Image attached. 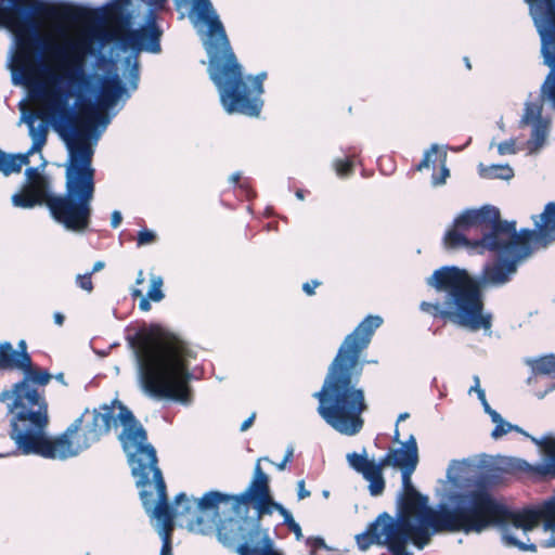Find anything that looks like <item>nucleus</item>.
Listing matches in <instances>:
<instances>
[{
	"mask_svg": "<svg viewBox=\"0 0 555 555\" xmlns=\"http://www.w3.org/2000/svg\"><path fill=\"white\" fill-rule=\"evenodd\" d=\"M470 463L467 460H453L447 470L448 480L459 491L448 495L450 506L439 504L433 508L428 498L420 493L412 483L415 469L401 470L403 493L399 496L396 517L384 512L369 524L365 531L357 534L361 551L371 545L387 546L391 555H413L406 545L411 542L417 550L427 546L435 534L441 532L481 533L494 526L501 532L502 542L519 551L535 552L534 543H526L517 535L527 537L540 522L544 531L555 530V494L542 503L509 511L491 496L487 489L486 476L480 473L468 477Z\"/></svg>",
	"mask_w": 555,
	"mask_h": 555,
	"instance_id": "obj_1",
	"label": "nucleus"
},
{
	"mask_svg": "<svg viewBox=\"0 0 555 555\" xmlns=\"http://www.w3.org/2000/svg\"><path fill=\"white\" fill-rule=\"evenodd\" d=\"M532 219L533 230H496L475 243V246H480V253L487 250L496 257L483 266L478 276L474 278L455 266L435 270L426 283L437 293H443L442 300L422 301L421 311L472 332L483 330L490 334L493 315L485 310L482 288L508 284L534 249L545 248L555 242V203H547L543 212Z\"/></svg>",
	"mask_w": 555,
	"mask_h": 555,
	"instance_id": "obj_2",
	"label": "nucleus"
},
{
	"mask_svg": "<svg viewBox=\"0 0 555 555\" xmlns=\"http://www.w3.org/2000/svg\"><path fill=\"white\" fill-rule=\"evenodd\" d=\"M132 0H112L96 11V17L101 22L111 24V29L102 27L94 28L92 36L102 43L115 42L122 51L130 50L129 55L122 63V75L126 83H122L118 74L116 62L101 55L98 61L104 66V74L93 79V93L90 102L80 105L92 104L93 111L85 129H77L85 135L93 147L106 127L111 122L112 116L103 111L113 109L119 102L121 106L131 96V92L138 89L140 80L139 53L146 51L150 53H159L162 29L157 25V14L149 11L144 14L145 24L139 29H130L133 20L141 15V11L133 9Z\"/></svg>",
	"mask_w": 555,
	"mask_h": 555,
	"instance_id": "obj_3",
	"label": "nucleus"
},
{
	"mask_svg": "<svg viewBox=\"0 0 555 555\" xmlns=\"http://www.w3.org/2000/svg\"><path fill=\"white\" fill-rule=\"evenodd\" d=\"M41 46L31 48V56L25 68L10 64L8 52L7 67L11 72L14 86L27 88L31 99L38 100L43 113L55 130L76 127V98L81 103L90 102L93 93V79L96 74L85 68L86 47L79 40L66 38L63 42L48 39Z\"/></svg>",
	"mask_w": 555,
	"mask_h": 555,
	"instance_id": "obj_4",
	"label": "nucleus"
},
{
	"mask_svg": "<svg viewBox=\"0 0 555 555\" xmlns=\"http://www.w3.org/2000/svg\"><path fill=\"white\" fill-rule=\"evenodd\" d=\"M382 323L379 315H367L345 337L321 389L313 395L319 401V415L341 435L354 436L364 426L362 414L369 406L364 389L359 386L363 372L360 357Z\"/></svg>",
	"mask_w": 555,
	"mask_h": 555,
	"instance_id": "obj_5",
	"label": "nucleus"
},
{
	"mask_svg": "<svg viewBox=\"0 0 555 555\" xmlns=\"http://www.w3.org/2000/svg\"><path fill=\"white\" fill-rule=\"evenodd\" d=\"M189 17L198 31H204L203 44L209 60L208 73L216 86L220 103L228 114L258 116L267 73L256 76L243 75L225 34L224 27L210 0H201L192 5Z\"/></svg>",
	"mask_w": 555,
	"mask_h": 555,
	"instance_id": "obj_6",
	"label": "nucleus"
},
{
	"mask_svg": "<svg viewBox=\"0 0 555 555\" xmlns=\"http://www.w3.org/2000/svg\"><path fill=\"white\" fill-rule=\"evenodd\" d=\"M120 420L125 425L120 437L121 446L135 478V485L140 488L142 505L144 506V502H149L152 507H157L162 503L164 493V505L168 508L171 517V530H173L175 518H184L189 531L203 535L212 533L215 518L203 517L199 514L197 499L189 498L181 492L176 495L171 506L168 504L166 483L162 470L157 466L156 450L147 442L146 430L131 411L125 409L120 414Z\"/></svg>",
	"mask_w": 555,
	"mask_h": 555,
	"instance_id": "obj_7",
	"label": "nucleus"
},
{
	"mask_svg": "<svg viewBox=\"0 0 555 555\" xmlns=\"http://www.w3.org/2000/svg\"><path fill=\"white\" fill-rule=\"evenodd\" d=\"M137 361L138 382L153 399H167L189 405L192 402L189 382L191 351L180 340L160 341L152 335L129 339Z\"/></svg>",
	"mask_w": 555,
	"mask_h": 555,
	"instance_id": "obj_8",
	"label": "nucleus"
},
{
	"mask_svg": "<svg viewBox=\"0 0 555 555\" xmlns=\"http://www.w3.org/2000/svg\"><path fill=\"white\" fill-rule=\"evenodd\" d=\"M66 141L65 192L49 197L52 219L66 231L83 233L90 225L95 192L94 149L77 128L56 130Z\"/></svg>",
	"mask_w": 555,
	"mask_h": 555,
	"instance_id": "obj_9",
	"label": "nucleus"
},
{
	"mask_svg": "<svg viewBox=\"0 0 555 555\" xmlns=\"http://www.w3.org/2000/svg\"><path fill=\"white\" fill-rule=\"evenodd\" d=\"M119 411L115 414V408L104 404L100 409H86L83 413L76 418L67 429L55 439H50L46 435V427L34 429L17 446V450L23 454H36L46 459L67 460L77 456L82 451L89 449L98 442L102 436L107 434L112 425L120 424L122 430L125 425L120 420L121 412L127 406L119 404ZM121 442V439H119Z\"/></svg>",
	"mask_w": 555,
	"mask_h": 555,
	"instance_id": "obj_10",
	"label": "nucleus"
},
{
	"mask_svg": "<svg viewBox=\"0 0 555 555\" xmlns=\"http://www.w3.org/2000/svg\"><path fill=\"white\" fill-rule=\"evenodd\" d=\"M20 371L23 379L0 392V402L10 417V437L16 446L34 429L48 425V404L36 385L46 386L51 379L48 371L34 370L31 363Z\"/></svg>",
	"mask_w": 555,
	"mask_h": 555,
	"instance_id": "obj_11",
	"label": "nucleus"
},
{
	"mask_svg": "<svg viewBox=\"0 0 555 555\" xmlns=\"http://www.w3.org/2000/svg\"><path fill=\"white\" fill-rule=\"evenodd\" d=\"M7 10L22 16L7 21V27L13 34L10 64H15V68L21 66V70L30 61L31 48L47 42L36 16L49 14L50 8L43 0H7Z\"/></svg>",
	"mask_w": 555,
	"mask_h": 555,
	"instance_id": "obj_12",
	"label": "nucleus"
},
{
	"mask_svg": "<svg viewBox=\"0 0 555 555\" xmlns=\"http://www.w3.org/2000/svg\"><path fill=\"white\" fill-rule=\"evenodd\" d=\"M217 538L238 555H283L271 538L261 534L259 524L248 517H230L217 526Z\"/></svg>",
	"mask_w": 555,
	"mask_h": 555,
	"instance_id": "obj_13",
	"label": "nucleus"
},
{
	"mask_svg": "<svg viewBox=\"0 0 555 555\" xmlns=\"http://www.w3.org/2000/svg\"><path fill=\"white\" fill-rule=\"evenodd\" d=\"M268 491V475L262 470L259 462L254 469L253 479L247 489L237 494L231 495L219 491H208L201 499L197 500L199 514L203 517H211L208 512L218 514V508L221 504L230 505L234 513H240L242 505L254 503L257 511L266 512L264 503Z\"/></svg>",
	"mask_w": 555,
	"mask_h": 555,
	"instance_id": "obj_14",
	"label": "nucleus"
},
{
	"mask_svg": "<svg viewBox=\"0 0 555 555\" xmlns=\"http://www.w3.org/2000/svg\"><path fill=\"white\" fill-rule=\"evenodd\" d=\"M453 227L461 231L478 227L481 230V237L498 231H511L516 228V221L501 220L500 210L491 205H485L479 209H467L459 215Z\"/></svg>",
	"mask_w": 555,
	"mask_h": 555,
	"instance_id": "obj_15",
	"label": "nucleus"
},
{
	"mask_svg": "<svg viewBox=\"0 0 555 555\" xmlns=\"http://www.w3.org/2000/svg\"><path fill=\"white\" fill-rule=\"evenodd\" d=\"M540 40H555V0H525Z\"/></svg>",
	"mask_w": 555,
	"mask_h": 555,
	"instance_id": "obj_16",
	"label": "nucleus"
},
{
	"mask_svg": "<svg viewBox=\"0 0 555 555\" xmlns=\"http://www.w3.org/2000/svg\"><path fill=\"white\" fill-rule=\"evenodd\" d=\"M542 104L540 102L527 101L524 114L519 120V127L531 126L532 132L529 144L533 149H540L545 143L550 120L542 116Z\"/></svg>",
	"mask_w": 555,
	"mask_h": 555,
	"instance_id": "obj_17",
	"label": "nucleus"
},
{
	"mask_svg": "<svg viewBox=\"0 0 555 555\" xmlns=\"http://www.w3.org/2000/svg\"><path fill=\"white\" fill-rule=\"evenodd\" d=\"M165 494L163 493V496ZM144 509L151 518L158 521L157 531L163 541L159 555H171V517L169 515L168 508L164 505V499L162 500L160 505L157 507H152L149 502H144Z\"/></svg>",
	"mask_w": 555,
	"mask_h": 555,
	"instance_id": "obj_18",
	"label": "nucleus"
},
{
	"mask_svg": "<svg viewBox=\"0 0 555 555\" xmlns=\"http://www.w3.org/2000/svg\"><path fill=\"white\" fill-rule=\"evenodd\" d=\"M22 120L28 127V134L31 138V146L23 155L29 156L36 152H40L47 142L48 137V124L46 121H38V115L34 112L24 113Z\"/></svg>",
	"mask_w": 555,
	"mask_h": 555,
	"instance_id": "obj_19",
	"label": "nucleus"
},
{
	"mask_svg": "<svg viewBox=\"0 0 555 555\" xmlns=\"http://www.w3.org/2000/svg\"><path fill=\"white\" fill-rule=\"evenodd\" d=\"M532 440L542 452V462L535 465L532 470L540 476L555 477V436L545 435L542 439L532 438Z\"/></svg>",
	"mask_w": 555,
	"mask_h": 555,
	"instance_id": "obj_20",
	"label": "nucleus"
},
{
	"mask_svg": "<svg viewBox=\"0 0 555 555\" xmlns=\"http://www.w3.org/2000/svg\"><path fill=\"white\" fill-rule=\"evenodd\" d=\"M391 452L393 454V467H399L401 470L416 469L418 449L413 435L400 448L392 449Z\"/></svg>",
	"mask_w": 555,
	"mask_h": 555,
	"instance_id": "obj_21",
	"label": "nucleus"
},
{
	"mask_svg": "<svg viewBox=\"0 0 555 555\" xmlns=\"http://www.w3.org/2000/svg\"><path fill=\"white\" fill-rule=\"evenodd\" d=\"M30 364L29 353L15 352L13 346L9 341L0 344V369L7 371H20L27 369Z\"/></svg>",
	"mask_w": 555,
	"mask_h": 555,
	"instance_id": "obj_22",
	"label": "nucleus"
},
{
	"mask_svg": "<svg viewBox=\"0 0 555 555\" xmlns=\"http://www.w3.org/2000/svg\"><path fill=\"white\" fill-rule=\"evenodd\" d=\"M477 241H469L463 231L454 227L449 229L443 236V245L447 249L466 248L480 253V246H475Z\"/></svg>",
	"mask_w": 555,
	"mask_h": 555,
	"instance_id": "obj_23",
	"label": "nucleus"
},
{
	"mask_svg": "<svg viewBox=\"0 0 555 555\" xmlns=\"http://www.w3.org/2000/svg\"><path fill=\"white\" fill-rule=\"evenodd\" d=\"M362 477L369 481V492L372 496H378L384 492L385 479L383 472L375 466V461L362 472Z\"/></svg>",
	"mask_w": 555,
	"mask_h": 555,
	"instance_id": "obj_24",
	"label": "nucleus"
},
{
	"mask_svg": "<svg viewBox=\"0 0 555 555\" xmlns=\"http://www.w3.org/2000/svg\"><path fill=\"white\" fill-rule=\"evenodd\" d=\"M28 163L29 159L27 158V155L8 154L0 149V172L4 176L20 172L22 167Z\"/></svg>",
	"mask_w": 555,
	"mask_h": 555,
	"instance_id": "obj_25",
	"label": "nucleus"
},
{
	"mask_svg": "<svg viewBox=\"0 0 555 555\" xmlns=\"http://www.w3.org/2000/svg\"><path fill=\"white\" fill-rule=\"evenodd\" d=\"M525 363L534 374L555 376V354L550 353L538 358H527Z\"/></svg>",
	"mask_w": 555,
	"mask_h": 555,
	"instance_id": "obj_26",
	"label": "nucleus"
},
{
	"mask_svg": "<svg viewBox=\"0 0 555 555\" xmlns=\"http://www.w3.org/2000/svg\"><path fill=\"white\" fill-rule=\"evenodd\" d=\"M479 175L485 179L509 180L514 177V171L508 165H479Z\"/></svg>",
	"mask_w": 555,
	"mask_h": 555,
	"instance_id": "obj_27",
	"label": "nucleus"
},
{
	"mask_svg": "<svg viewBox=\"0 0 555 555\" xmlns=\"http://www.w3.org/2000/svg\"><path fill=\"white\" fill-rule=\"evenodd\" d=\"M25 190L34 197L38 198L40 205L44 204L46 206L48 198L56 195L50 192V184L46 178L37 179V181L26 184Z\"/></svg>",
	"mask_w": 555,
	"mask_h": 555,
	"instance_id": "obj_28",
	"label": "nucleus"
},
{
	"mask_svg": "<svg viewBox=\"0 0 555 555\" xmlns=\"http://www.w3.org/2000/svg\"><path fill=\"white\" fill-rule=\"evenodd\" d=\"M347 463L350 468H352L358 474H362V472L367 468V466L373 463V460L367 459V452L365 449L362 450L361 453L350 452L346 455Z\"/></svg>",
	"mask_w": 555,
	"mask_h": 555,
	"instance_id": "obj_29",
	"label": "nucleus"
},
{
	"mask_svg": "<svg viewBox=\"0 0 555 555\" xmlns=\"http://www.w3.org/2000/svg\"><path fill=\"white\" fill-rule=\"evenodd\" d=\"M266 499H267L266 503H264L266 512L257 511L259 515L271 514L272 511L275 509V511H278L283 516L285 525L289 520H292L294 518L288 509H286L282 504L276 503V502H274L271 499V496H270V489L269 488H268V491H267V498Z\"/></svg>",
	"mask_w": 555,
	"mask_h": 555,
	"instance_id": "obj_30",
	"label": "nucleus"
},
{
	"mask_svg": "<svg viewBox=\"0 0 555 555\" xmlns=\"http://www.w3.org/2000/svg\"><path fill=\"white\" fill-rule=\"evenodd\" d=\"M266 499H267L266 503H264L266 512L257 511L259 515L271 514L272 511L275 509V511H278L283 516L285 525L289 520H292L294 518L288 509H286L282 504L276 503V502H274L271 499V496H270V489L269 488H268V491H267V498Z\"/></svg>",
	"mask_w": 555,
	"mask_h": 555,
	"instance_id": "obj_31",
	"label": "nucleus"
},
{
	"mask_svg": "<svg viewBox=\"0 0 555 555\" xmlns=\"http://www.w3.org/2000/svg\"><path fill=\"white\" fill-rule=\"evenodd\" d=\"M12 204L15 207L20 208H33L37 205H40L38 202V198L34 197L30 193H28L26 190L22 193H16L12 196Z\"/></svg>",
	"mask_w": 555,
	"mask_h": 555,
	"instance_id": "obj_32",
	"label": "nucleus"
},
{
	"mask_svg": "<svg viewBox=\"0 0 555 555\" xmlns=\"http://www.w3.org/2000/svg\"><path fill=\"white\" fill-rule=\"evenodd\" d=\"M162 287H163V278L159 275H152L151 287H150L146 296L152 301H155V302L162 301L165 297Z\"/></svg>",
	"mask_w": 555,
	"mask_h": 555,
	"instance_id": "obj_33",
	"label": "nucleus"
},
{
	"mask_svg": "<svg viewBox=\"0 0 555 555\" xmlns=\"http://www.w3.org/2000/svg\"><path fill=\"white\" fill-rule=\"evenodd\" d=\"M440 158H441L440 173L439 175L434 173L431 177V183H433V185H436V186L444 184L447 178L450 175V171L446 165V160H447V152L446 151H442L440 153Z\"/></svg>",
	"mask_w": 555,
	"mask_h": 555,
	"instance_id": "obj_34",
	"label": "nucleus"
},
{
	"mask_svg": "<svg viewBox=\"0 0 555 555\" xmlns=\"http://www.w3.org/2000/svg\"><path fill=\"white\" fill-rule=\"evenodd\" d=\"M439 152V145L438 144H431V146L425 151L423 159L421 163L416 166V169L418 171H422L425 168H429L430 164L435 162L433 158L436 157Z\"/></svg>",
	"mask_w": 555,
	"mask_h": 555,
	"instance_id": "obj_35",
	"label": "nucleus"
},
{
	"mask_svg": "<svg viewBox=\"0 0 555 555\" xmlns=\"http://www.w3.org/2000/svg\"><path fill=\"white\" fill-rule=\"evenodd\" d=\"M352 162L350 159H336L334 162V168L340 178L348 177L352 171Z\"/></svg>",
	"mask_w": 555,
	"mask_h": 555,
	"instance_id": "obj_36",
	"label": "nucleus"
},
{
	"mask_svg": "<svg viewBox=\"0 0 555 555\" xmlns=\"http://www.w3.org/2000/svg\"><path fill=\"white\" fill-rule=\"evenodd\" d=\"M513 424L502 418L501 421L495 423V427L491 433V437L493 439H499L507 433L512 431Z\"/></svg>",
	"mask_w": 555,
	"mask_h": 555,
	"instance_id": "obj_37",
	"label": "nucleus"
},
{
	"mask_svg": "<svg viewBox=\"0 0 555 555\" xmlns=\"http://www.w3.org/2000/svg\"><path fill=\"white\" fill-rule=\"evenodd\" d=\"M155 238L156 235L153 231L144 229L138 232L137 244L138 246H144L153 243Z\"/></svg>",
	"mask_w": 555,
	"mask_h": 555,
	"instance_id": "obj_38",
	"label": "nucleus"
},
{
	"mask_svg": "<svg viewBox=\"0 0 555 555\" xmlns=\"http://www.w3.org/2000/svg\"><path fill=\"white\" fill-rule=\"evenodd\" d=\"M92 272L86 274H78L76 276V284L83 291L91 292L93 289V284L91 280Z\"/></svg>",
	"mask_w": 555,
	"mask_h": 555,
	"instance_id": "obj_39",
	"label": "nucleus"
},
{
	"mask_svg": "<svg viewBox=\"0 0 555 555\" xmlns=\"http://www.w3.org/2000/svg\"><path fill=\"white\" fill-rule=\"evenodd\" d=\"M241 180V172L236 171L230 176V182L233 184H238V188L245 193V196L247 198H250L253 196V191L249 189V185L246 181L240 183Z\"/></svg>",
	"mask_w": 555,
	"mask_h": 555,
	"instance_id": "obj_40",
	"label": "nucleus"
},
{
	"mask_svg": "<svg viewBox=\"0 0 555 555\" xmlns=\"http://www.w3.org/2000/svg\"><path fill=\"white\" fill-rule=\"evenodd\" d=\"M498 153L500 155H512L516 153V144L514 139L501 142L498 145Z\"/></svg>",
	"mask_w": 555,
	"mask_h": 555,
	"instance_id": "obj_41",
	"label": "nucleus"
},
{
	"mask_svg": "<svg viewBox=\"0 0 555 555\" xmlns=\"http://www.w3.org/2000/svg\"><path fill=\"white\" fill-rule=\"evenodd\" d=\"M131 296L133 298H141L140 302H139L140 310H142V311L151 310V302H150L151 299L147 296L144 297L143 293L140 288H133L131 291Z\"/></svg>",
	"mask_w": 555,
	"mask_h": 555,
	"instance_id": "obj_42",
	"label": "nucleus"
},
{
	"mask_svg": "<svg viewBox=\"0 0 555 555\" xmlns=\"http://www.w3.org/2000/svg\"><path fill=\"white\" fill-rule=\"evenodd\" d=\"M468 392H476L480 401H485L487 399L485 390L480 387V380L477 375L474 376V385L469 388Z\"/></svg>",
	"mask_w": 555,
	"mask_h": 555,
	"instance_id": "obj_43",
	"label": "nucleus"
},
{
	"mask_svg": "<svg viewBox=\"0 0 555 555\" xmlns=\"http://www.w3.org/2000/svg\"><path fill=\"white\" fill-rule=\"evenodd\" d=\"M388 465L393 466V454H392L391 450L388 451L384 456H382L377 463L375 462V466H378L379 470H382V472H383V468Z\"/></svg>",
	"mask_w": 555,
	"mask_h": 555,
	"instance_id": "obj_44",
	"label": "nucleus"
},
{
	"mask_svg": "<svg viewBox=\"0 0 555 555\" xmlns=\"http://www.w3.org/2000/svg\"><path fill=\"white\" fill-rule=\"evenodd\" d=\"M25 177L27 180V184L31 183L33 181H37V179H42L43 177L39 173V170L37 167H28L25 170Z\"/></svg>",
	"mask_w": 555,
	"mask_h": 555,
	"instance_id": "obj_45",
	"label": "nucleus"
},
{
	"mask_svg": "<svg viewBox=\"0 0 555 555\" xmlns=\"http://www.w3.org/2000/svg\"><path fill=\"white\" fill-rule=\"evenodd\" d=\"M310 491L306 489L305 480L301 479L297 482V498L304 500L310 496Z\"/></svg>",
	"mask_w": 555,
	"mask_h": 555,
	"instance_id": "obj_46",
	"label": "nucleus"
},
{
	"mask_svg": "<svg viewBox=\"0 0 555 555\" xmlns=\"http://www.w3.org/2000/svg\"><path fill=\"white\" fill-rule=\"evenodd\" d=\"M286 526L288 527V529L295 533L296 535V539L297 540H300L302 538V532H301V528L299 526L298 522L295 521V519L293 518L292 520H289Z\"/></svg>",
	"mask_w": 555,
	"mask_h": 555,
	"instance_id": "obj_47",
	"label": "nucleus"
},
{
	"mask_svg": "<svg viewBox=\"0 0 555 555\" xmlns=\"http://www.w3.org/2000/svg\"><path fill=\"white\" fill-rule=\"evenodd\" d=\"M319 285H320V282H319V281H317V280H312L311 282H306V283H304V285H302V291H304L307 295L311 296V295H313V294H314V291H315V288H317Z\"/></svg>",
	"mask_w": 555,
	"mask_h": 555,
	"instance_id": "obj_48",
	"label": "nucleus"
},
{
	"mask_svg": "<svg viewBox=\"0 0 555 555\" xmlns=\"http://www.w3.org/2000/svg\"><path fill=\"white\" fill-rule=\"evenodd\" d=\"M122 221V216L119 210H114L111 216V225L112 228L116 229L120 225Z\"/></svg>",
	"mask_w": 555,
	"mask_h": 555,
	"instance_id": "obj_49",
	"label": "nucleus"
},
{
	"mask_svg": "<svg viewBox=\"0 0 555 555\" xmlns=\"http://www.w3.org/2000/svg\"><path fill=\"white\" fill-rule=\"evenodd\" d=\"M308 543L312 547L311 555H314V553H315V551L318 548L325 547L324 540L321 539V538H315V539H312V540H308Z\"/></svg>",
	"mask_w": 555,
	"mask_h": 555,
	"instance_id": "obj_50",
	"label": "nucleus"
},
{
	"mask_svg": "<svg viewBox=\"0 0 555 555\" xmlns=\"http://www.w3.org/2000/svg\"><path fill=\"white\" fill-rule=\"evenodd\" d=\"M256 414L253 413L247 420H245L241 425V431L247 430L254 423Z\"/></svg>",
	"mask_w": 555,
	"mask_h": 555,
	"instance_id": "obj_51",
	"label": "nucleus"
},
{
	"mask_svg": "<svg viewBox=\"0 0 555 555\" xmlns=\"http://www.w3.org/2000/svg\"><path fill=\"white\" fill-rule=\"evenodd\" d=\"M293 455H294V448L292 446H289V447H287L285 455L283 457L284 463L291 462L293 459Z\"/></svg>",
	"mask_w": 555,
	"mask_h": 555,
	"instance_id": "obj_52",
	"label": "nucleus"
},
{
	"mask_svg": "<svg viewBox=\"0 0 555 555\" xmlns=\"http://www.w3.org/2000/svg\"><path fill=\"white\" fill-rule=\"evenodd\" d=\"M488 415L494 424L503 418L501 414L493 409L488 413Z\"/></svg>",
	"mask_w": 555,
	"mask_h": 555,
	"instance_id": "obj_53",
	"label": "nucleus"
},
{
	"mask_svg": "<svg viewBox=\"0 0 555 555\" xmlns=\"http://www.w3.org/2000/svg\"><path fill=\"white\" fill-rule=\"evenodd\" d=\"M53 319L55 324H57L59 326H62L65 321V318L61 312H54Z\"/></svg>",
	"mask_w": 555,
	"mask_h": 555,
	"instance_id": "obj_54",
	"label": "nucleus"
},
{
	"mask_svg": "<svg viewBox=\"0 0 555 555\" xmlns=\"http://www.w3.org/2000/svg\"><path fill=\"white\" fill-rule=\"evenodd\" d=\"M15 352L28 353L27 352V345H26V341L24 339L18 341L17 350H15Z\"/></svg>",
	"mask_w": 555,
	"mask_h": 555,
	"instance_id": "obj_55",
	"label": "nucleus"
},
{
	"mask_svg": "<svg viewBox=\"0 0 555 555\" xmlns=\"http://www.w3.org/2000/svg\"><path fill=\"white\" fill-rule=\"evenodd\" d=\"M512 430L517 431V433H520V434L525 435L526 437H529L530 439L534 438V439H538V440H539V439H542V438H543V437H541V438L531 437V436H529V435H528L524 429H521V428H520L519 426H517V425H513V429H512ZM531 441H532L534 444H537L533 440H531Z\"/></svg>",
	"mask_w": 555,
	"mask_h": 555,
	"instance_id": "obj_56",
	"label": "nucleus"
},
{
	"mask_svg": "<svg viewBox=\"0 0 555 555\" xmlns=\"http://www.w3.org/2000/svg\"><path fill=\"white\" fill-rule=\"evenodd\" d=\"M516 467L518 469H522V470H527V469L531 468V466L526 461H521V460L517 461Z\"/></svg>",
	"mask_w": 555,
	"mask_h": 555,
	"instance_id": "obj_57",
	"label": "nucleus"
},
{
	"mask_svg": "<svg viewBox=\"0 0 555 555\" xmlns=\"http://www.w3.org/2000/svg\"><path fill=\"white\" fill-rule=\"evenodd\" d=\"M104 262L103 261H96L94 264H93V268H92V273L94 272H98L100 270H102L104 268Z\"/></svg>",
	"mask_w": 555,
	"mask_h": 555,
	"instance_id": "obj_58",
	"label": "nucleus"
},
{
	"mask_svg": "<svg viewBox=\"0 0 555 555\" xmlns=\"http://www.w3.org/2000/svg\"><path fill=\"white\" fill-rule=\"evenodd\" d=\"M544 547H555V538H550L542 544Z\"/></svg>",
	"mask_w": 555,
	"mask_h": 555,
	"instance_id": "obj_59",
	"label": "nucleus"
},
{
	"mask_svg": "<svg viewBox=\"0 0 555 555\" xmlns=\"http://www.w3.org/2000/svg\"><path fill=\"white\" fill-rule=\"evenodd\" d=\"M144 274H143V271L140 270L138 272V275H137V279H135V283L139 285V284H143L144 283Z\"/></svg>",
	"mask_w": 555,
	"mask_h": 555,
	"instance_id": "obj_60",
	"label": "nucleus"
},
{
	"mask_svg": "<svg viewBox=\"0 0 555 555\" xmlns=\"http://www.w3.org/2000/svg\"><path fill=\"white\" fill-rule=\"evenodd\" d=\"M480 403L487 414L492 410V408L488 403L487 399L485 401H480Z\"/></svg>",
	"mask_w": 555,
	"mask_h": 555,
	"instance_id": "obj_61",
	"label": "nucleus"
},
{
	"mask_svg": "<svg viewBox=\"0 0 555 555\" xmlns=\"http://www.w3.org/2000/svg\"><path fill=\"white\" fill-rule=\"evenodd\" d=\"M555 390V384H552L539 398H543L547 392Z\"/></svg>",
	"mask_w": 555,
	"mask_h": 555,
	"instance_id": "obj_62",
	"label": "nucleus"
},
{
	"mask_svg": "<svg viewBox=\"0 0 555 555\" xmlns=\"http://www.w3.org/2000/svg\"><path fill=\"white\" fill-rule=\"evenodd\" d=\"M286 465H287V463H284V460H282V462H280V463H278V464H276V468H278L279 470H284V469H285V467H286Z\"/></svg>",
	"mask_w": 555,
	"mask_h": 555,
	"instance_id": "obj_63",
	"label": "nucleus"
},
{
	"mask_svg": "<svg viewBox=\"0 0 555 555\" xmlns=\"http://www.w3.org/2000/svg\"><path fill=\"white\" fill-rule=\"evenodd\" d=\"M55 378L56 380H59L60 383L64 384L65 385V380H64V374L63 373H59L55 375Z\"/></svg>",
	"mask_w": 555,
	"mask_h": 555,
	"instance_id": "obj_64",
	"label": "nucleus"
}]
</instances>
